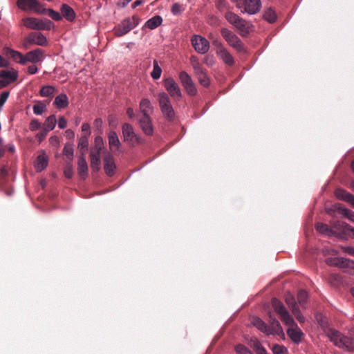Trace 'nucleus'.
<instances>
[{"instance_id": "nucleus-1", "label": "nucleus", "mask_w": 354, "mask_h": 354, "mask_svg": "<svg viewBox=\"0 0 354 354\" xmlns=\"http://www.w3.org/2000/svg\"><path fill=\"white\" fill-rule=\"evenodd\" d=\"M315 319L317 323L324 330L327 336L337 346L344 348L348 351L354 350L353 340L346 336L343 335L339 331L329 327L328 319L321 311H316Z\"/></svg>"}, {"instance_id": "nucleus-2", "label": "nucleus", "mask_w": 354, "mask_h": 354, "mask_svg": "<svg viewBox=\"0 0 354 354\" xmlns=\"http://www.w3.org/2000/svg\"><path fill=\"white\" fill-rule=\"evenodd\" d=\"M275 312L277 313L278 317L281 319L284 324L288 326L287 335L290 339L295 344H298L300 343L304 336V333L295 322L292 317L289 314L288 311Z\"/></svg>"}, {"instance_id": "nucleus-3", "label": "nucleus", "mask_w": 354, "mask_h": 354, "mask_svg": "<svg viewBox=\"0 0 354 354\" xmlns=\"http://www.w3.org/2000/svg\"><path fill=\"white\" fill-rule=\"evenodd\" d=\"M157 100L164 118L168 122H173L176 113L168 94L165 92H160L157 95Z\"/></svg>"}, {"instance_id": "nucleus-4", "label": "nucleus", "mask_w": 354, "mask_h": 354, "mask_svg": "<svg viewBox=\"0 0 354 354\" xmlns=\"http://www.w3.org/2000/svg\"><path fill=\"white\" fill-rule=\"evenodd\" d=\"M22 22L26 27L37 30H50L55 26L54 23L48 19L26 17L22 19Z\"/></svg>"}, {"instance_id": "nucleus-5", "label": "nucleus", "mask_w": 354, "mask_h": 354, "mask_svg": "<svg viewBox=\"0 0 354 354\" xmlns=\"http://www.w3.org/2000/svg\"><path fill=\"white\" fill-rule=\"evenodd\" d=\"M139 17L135 15L131 18H126L114 28V34L117 37L123 36L131 31L136 26H137L139 24Z\"/></svg>"}, {"instance_id": "nucleus-6", "label": "nucleus", "mask_w": 354, "mask_h": 354, "mask_svg": "<svg viewBox=\"0 0 354 354\" xmlns=\"http://www.w3.org/2000/svg\"><path fill=\"white\" fill-rule=\"evenodd\" d=\"M48 44L46 37L41 32H32L23 39V46L28 49L31 46L37 44L41 46H46Z\"/></svg>"}, {"instance_id": "nucleus-7", "label": "nucleus", "mask_w": 354, "mask_h": 354, "mask_svg": "<svg viewBox=\"0 0 354 354\" xmlns=\"http://www.w3.org/2000/svg\"><path fill=\"white\" fill-rule=\"evenodd\" d=\"M163 85L170 96L174 100L178 101L182 97V92L180 86L174 79L169 77L163 80Z\"/></svg>"}, {"instance_id": "nucleus-8", "label": "nucleus", "mask_w": 354, "mask_h": 354, "mask_svg": "<svg viewBox=\"0 0 354 354\" xmlns=\"http://www.w3.org/2000/svg\"><path fill=\"white\" fill-rule=\"evenodd\" d=\"M124 140L131 145L135 146L143 142V139L135 133L133 127L129 123H124L122 127Z\"/></svg>"}, {"instance_id": "nucleus-9", "label": "nucleus", "mask_w": 354, "mask_h": 354, "mask_svg": "<svg viewBox=\"0 0 354 354\" xmlns=\"http://www.w3.org/2000/svg\"><path fill=\"white\" fill-rule=\"evenodd\" d=\"M348 224L344 222L336 221L331 225V236H335L342 240L348 239Z\"/></svg>"}, {"instance_id": "nucleus-10", "label": "nucleus", "mask_w": 354, "mask_h": 354, "mask_svg": "<svg viewBox=\"0 0 354 354\" xmlns=\"http://www.w3.org/2000/svg\"><path fill=\"white\" fill-rule=\"evenodd\" d=\"M17 6L22 10H33L39 14L44 12L42 6L37 0H17Z\"/></svg>"}, {"instance_id": "nucleus-11", "label": "nucleus", "mask_w": 354, "mask_h": 354, "mask_svg": "<svg viewBox=\"0 0 354 354\" xmlns=\"http://www.w3.org/2000/svg\"><path fill=\"white\" fill-rule=\"evenodd\" d=\"M191 41L195 50L200 54H205L209 49V42L202 36L194 35Z\"/></svg>"}, {"instance_id": "nucleus-12", "label": "nucleus", "mask_w": 354, "mask_h": 354, "mask_svg": "<svg viewBox=\"0 0 354 354\" xmlns=\"http://www.w3.org/2000/svg\"><path fill=\"white\" fill-rule=\"evenodd\" d=\"M328 266H336L340 268H351L354 270V261L342 257H329L326 259Z\"/></svg>"}, {"instance_id": "nucleus-13", "label": "nucleus", "mask_w": 354, "mask_h": 354, "mask_svg": "<svg viewBox=\"0 0 354 354\" xmlns=\"http://www.w3.org/2000/svg\"><path fill=\"white\" fill-rule=\"evenodd\" d=\"M269 313L270 326H268V331L266 335H277L284 338L285 335L278 319L276 317H273L272 311H269Z\"/></svg>"}, {"instance_id": "nucleus-14", "label": "nucleus", "mask_w": 354, "mask_h": 354, "mask_svg": "<svg viewBox=\"0 0 354 354\" xmlns=\"http://www.w3.org/2000/svg\"><path fill=\"white\" fill-rule=\"evenodd\" d=\"M138 123L142 131L147 136H151L153 133V128L151 117L149 116H136Z\"/></svg>"}, {"instance_id": "nucleus-15", "label": "nucleus", "mask_w": 354, "mask_h": 354, "mask_svg": "<svg viewBox=\"0 0 354 354\" xmlns=\"http://www.w3.org/2000/svg\"><path fill=\"white\" fill-rule=\"evenodd\" d=\"M44 56V51L41 48L28 52L24 56V64L29 62L36 64L42 61Z\"/></svg>"}, {"instance_id": "nucleus-16", "label": "nucleus", "mask_w": 354, "mask_h": 354, "mask_svg": "<svg viewBox=\"0 0 354 354\" xmlns=\"http://www.w3.org/2000/svg\"><path fill=\"white\" fill-rule=\"evenodd\" d=\"M216 54L225 64L228 66H232L234 64V60L232 55L222 44H218Z\"/></svg>"}, {"instance_id": "nucleus-17", "label": "nucleus", "mask_w": 354, "mask_h": 354, "mask_svg": "<svg viewBox=\"0 0 354 354\" xmlns=\"http://www.w3.org/2000/svg\"><path fill=\"white\" fill-rule=\"evenodd\" d=\"M103 161L104 169L106 175L109 176H113L116 168L113 156L111 153H106L104 156Z\"/></svg>"}, {"instance_id": "nucleus-18", "label": "nucleus", "mask_w": 354, "mask_h": 354, "mask_svg": "<svg viewBox=\"0 0 354 354\" xmlns=\"http://www.w3.org/2000/svg\"><path fill=\"white\" fill-rule=\"evenodd\" d=\"M244 12L254 15L257 13L261 6L260 0H243Z\"/></svg>"}, {"instance_id": "nucleus-19", "label": "nucleus", "mask_w": 354, "mask_h": 354, "mask_svg": "<svg viewBox=\"0 0 354 354\" xmlns=\"http://www.w3.org/2000/svg\"><path fill=\"white\" fill-rule=\"evenodd\" d=\"M335 195L338 199L350 203L354 207V195L352 194L344 189L337 188L335 191Z\"/></svg>"}, {"instance_id": "nucleus-20", "label": "nucleus", "mask_w": 354, "mask_h": 354, "mask_svg": "<svg viewBox=\"0 0 354 354\" xmlns=\"http://www.w3.org/2000/svg\"><path fill=\"white\" fill-rule=\"evenodd\" d=\"M77 165H78L77 170H78L79 175L82 178H84L85 177L87 176L88 171V165H87L85 156H84V152H82V154L79 156Z\"/></svg>"}, {"instance_id": "nucleus-21", "label": "nucleus", "mask_w": 354, "mask_h": 354, "mask_svg": "<svg viewBox=\"0 0 354 354\" xmlns=\"http://www.w3.org/2000/svg\"><path fill=\"white\" fill-rule=\"evenodd\" d=\"M108 139L111 151H115L120 149L121 143L115 131H110L108 134Z\"/></svg>"}, {"instance_id": "nucleus-22", "label": "nucleus", "mask_w": 354, "mask_h": 354, "mask_svg": "<svg viewBox=\"0 0 354 354\" xmlns=\"http://www.w3.org/2000/svg\"><path fill=\"white\" fill-rule=\"evenodd\" d=\"M101 151L91 150L90 152L91 167L93 171H97L100 169Z\"/></svg>"}, {"instance_id": "nucleus-23", "label": "nucleus", "mask_w": 354, "mask_h": 354, "mask_svg": "<svg viewBox=\"0 0 354 354\" xmlns=\"http://www.w3.org/2000/svg\"><path fill=\"white\" fill-rule=\"evenodd\" d=\"M234 26L242 37H246L250 33V24L243 18H241L240 21H239Z\"/></svg>"}, {"instance_id": "nucleus-24", "label": "nucleus", "mask_w": 354, "mask_h": 354, "mask_svg": "<svg viewBox=\"0 0 354 354\" xmlns=\"http://www.w3.org/2000/svg\"><path fill=\"white\" fill-rule=\"evenodd\" d=\"M17 72L15 70H1L0 71V78L3 81L8 82V84L15 81L17 78Z\"/></svg>"}, {"instance_id": "nucleus-25", "label": "nucleus", "mask_w": 354, "mask_h": 354, "mask_svg": "<svg viewBox=\"0 0 354 354\" xmlns=\"http://www.w3.org/2000/svg\"><path fill=\"white\" fill-rule=\"evenodd\" d=\"M62 16L68 21H73L75 19L76 15L74 10L67 4H63L61 7Z\"/></svg>"}, {"instance_id": "nucleus-26", "label": "nucleus", "mask_w": 354, "mask_h": 354, "mask_svg": "<svg viewBox=\"0 0 354 354\" xmlns=\"http://www.w3.org/2000/svg\"><path fill=\"white\" fill-rule=\"evenodd\" d=\"M250 322L262 333L267 334V332L268 331V325L266 324L261 319L258 317H250Z\"/></svg>"}, {"instance_id": "nucleus-27", "label": "nucleus", "mask_w": 354, "mask_h": 354, "mask_svg": "<svg viewBox=\"0 0 354 354\" xmlns=\"http://www.w3.org/2000/svg\"><path fill=\"white\" fill-rule=\"evenodd\" d=\"M56 117L55 115H51L46 118L44 123V136H46L48 132L52 131L56 125Z\"/></svg>"}, {"instance_id": "nucleus-28", "label": "nucleus", "mask_w": 354, "mask_h": 354, "mask_svg": "<svg viewBox=\"0 0 354 354\" xmlns=\"http://www.w3.org/2000/svg\"><path fill=\"white\" fill-rule=\"evenodd\" d=\"M162 22V19L160 15H156L153 17L152 18L148 19L144 27L148 28L149 29L153 30L161 25Z\"/></svg>"}, {"instance_id": "nucleus-29", "label": "nucleus", "mask_w": 354, "mask_h": 354, "mask_svg": "<svg viewBox=\"0 0 354 354\" xmlns=\"http://www.w3.org/2000/svg\"><path fill=\"white\" fill-rule=\"evenodd\" d=\"M139 109L142 114L141 116H149V111L152 109V106L149 100L147 98L142 99L139 104Z\"/></svg>"}, {"instance_id": "nucleus-30", "label": "nucleus", "mask_w": 354, "mask_h": 354, "mask_svg": "<svg viewBox=\"0 0 354 354\" xmlns=\"http://www.w3.org/2000/svg\"><path fill=\"white\" fill-rule=\"evenodd\" d=\"M6 53L7 55L10 56L13 59L14 61L16 62H18L21 64H24V56L22 53H21L19 51L6 48Z\"/></svg>"}, {"instance_id": "nucleus-31", "label": "nucleus", "mask_w": 354, "mask_h": 354, "mask_svg": "<svg viewBox=\"0 0 354 354\" xmlns=\"http://www.w3.org/2000/svg\"><path fill=\"white\" fill-rule=\"evenodd\" d=\"M54 104L58 109H64L67 107L68 105V99L67 95L64 93H61L56 96Z\"/></svg>"}, {"instance_id": "nucleus-32", "label": "nucleus", "mask_w": 354, "mask_h": 354, "mask_svg": "<svg viewBox=\"0 0 354 354\" xmlns=\"http://www.w3.org/2000/svg\"><path fill=\"white\" fill-rule=\"evenodd\" d=\"M234 37V39L232 38L227 41L228 44L233 47L236 51L239 53H245V49L242 41L236 35H235Z\"/></svg>"}, {"instance_id": "nucleus-33", "label": "nucleus", "mask_w": 354, "mask_h": 354, "mask_svg": "<svg viewBox=\"0 0 354 354\" xmlns=\"http://www.w3.org/2000/svg\"><path fill=\"white\" fill-rule=\"evenodd\" d=\"M296 299L299 308H306V304H307L308 299V295L307 292L303 289L299 290L298 291Z\"/></svg>"}, {"instance_id": "nucleus-34", "label": "nucleus", "mask_w": 354, "mask_h": 354, "mask_svg": "<svg viewBox=\"0 0 354 354\" xmlns=\"http://www.w3.org/2000/svg\"><path fill=\"white\" fill-rule=\"evenodd\" d=\"M285 301L287 305L292 308L291 310H299V306H298L297 299L291 293L287 292L285 295Z\"/></svg>"}, {"instance_id": "nucleus-35", "label": "nucleus", "mask_w": 354, "mask_h": 354, "mask_svg": "<svg viewBox=\"0 0 354 354\" xmlns=\"http://www.w3.org/2000/svg\"><path fill=\"white\" fill-rule=\"evenodd\" d=\"M48 165V158L45 155H39L37 158L35 167L37 171H42Z\"/></svg>"}, {"instance_id": "nucleus-36", "label": "nucleus", "mask_w": 354, "mask_h": 354, "mask_svg": "<svg viewBox=\"0 0 354 354\" xmlns=\"http://www.w3.org/2000/svg\"><path fill=\"white\" fill-rule=\"evenodd\" d=\"M335 208L339 212L342 213L345 217L354 223V212L349 209L342 207L340 205H336Z\"/></svg>"}, {"instance_id": "nucleus-37", "label": "nucleus", "mask_w": 354, "mask_h": 354, "mask_svg": "<svg viewBox=\"0 0 354 354\" xmlns=\"http://www.w3.org/2000/svg\"><path fill=\"white\" fill-rule=\"evenodd\" d=\"M328 282L331 286L338 288L342 282V277L338 274H330L328 277Z\"/></svg>"}, {"instance_id": "nucleus-38", "label": "nucleus", "mask_w": 354, "mask_h": 354, "mask_svg": "<svg viewBox=\"0 0 354 354\" xmlns=\"http://www.w3.org/2000/svg\"><path fill=\"white\" fill-rule=\"evenodd\" d=\"M42 10H44V12L41 13H39L40 15H44V14L47 15L55 21H60L62 19V16L58 12H57L53 9H50V8L46 9V8H42Z\"/></svg>"}, {"instance_id": "nucleus-39", "label": "nucleus", "mask_w": 354, "mask_h": 354, "mask_svg": "<svg viewBox=\"0 0 354 354\" xmlns=\"http://www.w3.org/2000/svg\"><path fill=\"white\" fill-rule=\"evenodd\" d=\"M88 140L86 135L82 136L79 140L78 148L80 149L81 153L84 152V154L88 150Z\"/></svg>"}, {"instance_id": "nucleus-40", "label": "nucleus", "mask_w": 354, "mask_h": 354, "mask_svg": "<svg viewBox=\"0 0 354 354\" xmlns=\"http://www.w3.org/2000/svg\"><path fill=\"white\" fill-rule=\"evenodd\" d=\"M263 18L269 23H274L277 19V14L272 8H268L264 12Z\"/></svg>"}, {"instance_id": "nucleus-41", "label": "nucleus", "mask_w": 354, "mask_h": 354, "mask_svg": "<svg viewBox=\"0 0 354 354\" xmlns=\"http://www.w3.org/2000/svg\"><path fill=\"white\" fill-rule=\"evenodd\" d=\"M196 75L197 76L199 82L201 85L205 87H207L209 85V80L208 77L205 72V70L201 71V73H196Z\"/></svg>"}, {"instance_id": "nucleus-42", "label": "nucleus", "mask_w": 354, "mask_h": 354, "mask_svg": "<svg viewBox=\"0 0 354 354\" xmlns=\"http://www.w3.org/2000/svg\"><path fill=\"white\" fill-rule=\"evenodd\" d=\"M55 88L50 85H46L41 87L39 93L42 97H52Z\"/></svg>"}, {"instance_id": "nucleus-43", "label": "nucleus", "mask_w": 354, "mask_h": 354, "mask_svg": "<svg viewBox=\"0 0 354 354\" xmlns=\"http://www.w3.org/2000/svg\"><path fill=\"white\" fill-rule=\"evenodd\" d=\"M315 228L317 232L322 234H325L328 236H331V227H330L328 225L324 223H317L315 225Z\"/></svg>"}, {"instance_id": "nucleus-44", "label": "nucleus", "mask_w": 354, "mask_h": 354, "mask_svg": "<svg viewBox=\"0 0 354 354\" xmlns=\"http://www.w3.org/2000/svg\"><path fill=\"white\" fill-rule=\"evenodd\" d=\"M225 17L230 24L234 26L237 24L239 21H240V19L241 18L231 11L227 12L225 15Z\"/></svg>"}, {"instance_id": "nucleus-45", "label": "nucleus", "mask_w": 354, "mask_h": 354, "mask_svg": "<svg viewBox=\"0 0 354 354\" xmlns=\"http://www.w3.org/2000/svg\"><path fill=\"white\" fill-rule=\"evenodd\" d=\"M190 64L194 71V73H201V71L203 70L202 68L198 57L195 55L190 57Z\"/></svg>"}, {"instance_id": "nucleus-46", "label": "nucleus", "mask_w": 354, "mask_h": 354, "mask_svg": "<svg viewBox=\"0 0 354 354\" xmlns=\"http://www.w3.org/2000/svg\"><path fill=\"white\" fill-rule=\"evenodd\" d=\"M153 68L151 73V76L152 77L153 79L158 80L161 76L162 69L159 66L158 61L156 59L153 60Z\"/></svg>"}, {"instance_id": "nucleus-47", "label": "nucleus", "mask_w": 354, "mask_h": 354, "mask_svg": "<svg viewBox=\"0 0 354 354\" xmlns=\"http://www.w3.org/2000/svg\"><path fill=\"white\" fill-rule=\"evenodd\" d=\"M179 79L183 86L193 82L190 75L185 71H181L179 73Z\"/></svg>"}, {"instance_id": "nucleus-48", "label": "nucleus", "mask_w": 354, "mask_h": 354, "mask_svg": "<svg viewBox=\"0 0 354 354\" xmlns=\"http://www.w3.org/2000/svg\"><path fill=\"white\" fill-rule=\"evenodd\" d=\"M221 33L222 37L225 39L227 42L232 38L234 39V36L236 35L234 32L226 28H222L221 30Z\"/></svg>"}, {"instance_id": "nucleus-49", "label": "nucleus", "mask_w": 354, "mask_h": 354, "mask_svg": "<svg viewBox=\"0 0 354 354\" xmlns=\"http://www.w3.org/2000/svg\"><path fill=\"white\" fill-rule=\"evenodd\" d=\"M272 351L273 354H286L288 352L287 348L284 346L277 344L273 345Z\"/></svg>"}, {"instance_id": "nucleus-50", "label": "nucleus", "mask_w": 354, "mask_h": 354, "mask_svg": "<svg viewBox=\"0 0 354 354\" xmlns=\"http://www.w3.org/2000/svg\"><path fill=\"white\" fill-rule=\"evenodd\" d=\"M104 147L103 139L100 136H97L95 138V147L92 150L101 151Z\"/></svg>"}, {"instance_id": "nucleus-51", "label": "nucleus", "mask_w": 354, "mask_h": 354, "mask_svg": "<svg viewBox=\"0 0 354 354\" xmlns=\"http://www.w3.org/2000/svg\"><path fill=\"white\" fill-rule=\"evenodd\" d=\"M186 92L188 95L194 96L196 95L197 93V89L195 86V84L194 82H192L186 86H184Z\"/></svg>"}, {"instance_id": "nucleus-52", "label": "nucleus", "mask_w": 354, "mask_h": 354, "mask_svg": "<svg viewBox=\"0 0 354 354\" xmlns=\"http://www.w3.org/2000/svg\"><path fill=\"white\" fill-rule=\"evenodd\" d=\"M235 351L237 354H253L246 346L242 344H238L235 347Z\"/></svg>"}, {"instance_id": "nucleus-53", "label": "nucleus", "mask_w": 354, "mask_h": 354, "mask_svg": "<svg viewBox=\"0 0 354 354\" xmlns=\"http://www.w3.org/2000/svg\"><path fill=\"white\" fill-rule=\"evenodd\" d=\"M272 306L274 310H286L282 302L277 298L272 299Z\"/></svg>"}, {"instance_id": "nucleus-54", "label": "nucleus", "mask_w": 354, "mask_h": 354, "mask_svg": "<svg viewBox=\"0 0 354 354\" xmlns=\"http://www.w3.org/2000/svg\"><path fill=\"white\" fill-rule=\"evenodd\" d=\"M63 153L69 160H73V149L71 146L66 145L64 148Z\"/></svg>"}, {"instance_id": "nucleus-55", "label": "nucleus", "mask_w": 354, "mask_h": 354, "mask_svg": "<svg viewBox=\"0 0 354 354\" xmlns=\"http://www.w3.org/2000/svg\"><path fill=\"white\" fill-rule=\"evenodd\" d=\"M46 106L42 104H37L33 106V112L36 115H41L44 113Z\"/></svg>"}, {"instance_id": "nucleus-56", "label": "nucleus", "mask_w": 354, "mask_h": 354, "mask_svg": "<svg viewBox=\"0 0 354 354\" xmlns=\"http://www.w3.org/2000/svg\"><path fill=\"white\" fill-rule=\"evenodd\" d=\"M203 63L208 66H212L215 63V58L212 55H207L203 59Z\"/></svg>"}, {"instance_id": "nucleus-57", "label": "nucleus", "mask_w": 354, "mask_h": 354, "mask_svg": "<svg viewBox=\"0 0 354 354\" xmlns=\"http://www.w3.org/2000/svg\"><path fill=\"white\" fill-rule=\"evenodd\" d=\"M41 127V123L37 119H32L29 124V129L30 131H34L39 129Z\"/></svg>"}, {"instance_id": "nucleus-58", "label": "nucleus", "mask_w": 354, "mask_h": 354, "mask_svg": "<svg viewBox=\"0 0 354 354\" xmlns=\"http://www.w3.org/2000/svg\"><path fill=\"white\" fill-rule=\"evenodd\" d=\"M64 173L65 176L67 178H71L73 176V167L71 164H67L65 166Z\"/></svg>"}, {"instance_id": "nucleus-59", "label": "nucleus", "mask_w": 354, "mask_h": 354, "mask_svg": "<svg viewBox=\"0 0 354 354\" xmlns=\"http://www.w3.org/2000/svg\"><path fill=\"white\" fill-rule=\"evenodd\" d=\"M250 346L256 351L263 346L257 338H252L250 342Z\"/></svg>"}, {"instance_id": "nucleus-60", "label": "nucleus", "mask_w": 354, "mask_h": 354, "mask_svg": "<svg viewBox=\"0 0 354 354\" xmlns=\"http://www.w3.org/2000/svg\"><path fill=\"white\" fill-rule=\"evenodd\" d=\"M8 91H3L0 95V106H3L9 97Z\"/></svg>"}, {"instance_id": "nucleus-61", "label": "nucleus", "mask_w": 354, "mask_h": 354, "mask_svg": "<svg viewBox=\"0 0 354 354\" xmlns=\"http://www.w3.org/2000/svg\"><path fill=\"white\" fill-rule=\"evenodd\" d=\"M102 120L101 118H97L94 121V127L97 129L99 133H101L102 131Z\"/></svg>"}, {"instance_id": "nucleus-62", "label": "nucleus", "mask_w": 354, "mask_h": 354, "mask_svg": "<svg viewBox=\"0 0 354 354\" xmlns=\"http://www.w3.org/2000/svg\"><path fill=\"white\" fill-rule=\"evenodd\" d=\"M341 250L344 253L354 256V248L351 246H342Z\"/></svg>"}, {"instance_id": "nucleus-63", "label": "nucleus", "mask_w": 354, "mask_h": 354, "mask_svg": "<svg viewBox=\"0 0 354 354\" xmlns=\"http://www.w3.org/2000/svg\"><path fill=\"white\" fill-rule=\"evenodd\" d=\"M182 12V7L178 3H175L171 8V12L174 15H178Z\"/></svg>"}, {"instance_id": "nucleus-64", "label": "nucleus", "mask_w": 354, "mask_h": 354, "mask_svg": "<svg viewBox=\"0 0 354 354\" xmlns=\"http://www.w3.org/2000/svg\"><path fill=\"white\" fill-rule=\"evenodd\" d=\"M66 125H67V120L66 119L62 116L59 118V121H58V127L63 129H65L66 127Z\"/></svg>"}]
</instances>
